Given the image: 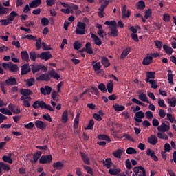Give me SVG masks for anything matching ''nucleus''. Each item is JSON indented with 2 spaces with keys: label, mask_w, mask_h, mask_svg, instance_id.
<instances>
[{
  "label": "nucleus",
  "mask_w": 176,
  "mask_h": 176,
  "mask_svg": "<svg viewBox=\"0 0 176 176\" xmlns=\"http://www.w3.org/2000/svg\"><path fill=\"white\" fill-rule=\"evenodd\" d=\"M124 152L123 148L118 149L115 152L113 153V155L117 159H120L122 157V153Z\"/></svg>",
  "instance_id": "a878e982"
},
{
  "label": "nucleus",
  "mask_w": 176,
  "mask_h": 176,
  "mask_svg": "<svg viewBox=\"0 0 176 176\" xmlns=\"http://www.w3.org/2000/svg\"><path fill=\"white\" fill-rule=\"evenodd\" d=\"M152 63H153V57L152 56H146L142 60L143 65H149Z\"/></svg>",
  "instance_id": "6ab92c4d"
},
{
  "label": "nucleus",
  "mask_w": 176,
  "mask_h": 176,
  "mask_svg": "<svg viewBox=\"0 0 176 176\" xmlns=\"http://www.w3.org/2000/svg\"><path fill=\"white\" fill-rule=\"evenodd\" d=\"M133 171L135 174L133 173L132 176H146V170L142 166L134 167Z\"/></svg>",
  "instance_id": "20e7f679"
},
{
  "label": "nucleus",
  "mask_w": 176,
  "mask_h": 176,
  "mask_svg": "<svg viewBox=\"0 0 176 176\" xmlns=\"http://www.w3.org/2000/svg\"><path fill=\"white\" fill-rule=\"evenodd\" d=\"M158 131H162V133H166L170 130V125H167L166 123L162 122L160 126H157Z\"/></svg>",
  "instance_id": "9d476101"
},
{
  "label": "nucleus",
  "mask_w": 176,
  "mask_h": 176,
  "mask_svg": "<svg viewBox=\"0 0 176 176\" xmlns=\"http://www.w3.org/2000/svg\"><path fill=\"white\" fill-rule=\"evenodd\" d=\"M123 138L127 140L128 141H131V142H134V139L129 135V133H124L122 135Z\"/></svg>",
  "instance_id": "e2e57ef3"
},
{
  "label": "nucleus",
  "mask_w": 176,
  "mask_h": 176,
  "mask_svg": "<svg viewBox=\"0 0 176 176\" xmlns=\"http://www.w3.org/2000/svg\"><path fill=\"white\" fill-rule=\"evenodd\" d=\"M148 142L151 144V145H156V144H157V138L153 135H151L148 139Z\"/></svg>",
  "instance_id": "cd10ccee"
},
{
  "label": "nucleus",
  "mask_w": 176,
  "mask_h": 176,
  "mask_svg": "<svg viewBox=\"0 0 176 176\" xmlns=\"http://www.w3.org/2000/svg\"><path fill=\"white\" fill-rule=\"evenodd\" d=\"M16 85H17V80L14 77H10L6 80V81H0V88L4 94H6L5 86H14Z\"/></svg>",
  "instance_id": "f03ea898"
},
{
  "label": "nucleus",
  "mask_w": 176,
  "mask_h": 176,
  "mask_svg": "<svg viewBox=\"0 0 176 176\" xmlns=\"http://www.w3.org/2000/svg\"><path fill=\"white\" fill-rule=\"evenodd\" d=\"M32 107L34 109H38V108H41V109H47L51 112H54V109L52 107L50 104H46L43 100L39 101L36 100L32 104Z\"/></svg>",
  "instance_id": "7ed1b4c3"
},
{
  "label": "nucleus",
  "mask_w": 176,
  "mask_h": 176,
  "mask_svg": "<svg viewBox=\"0 0 176 176\" xmlns=\"http://www.w3.org/2000/svg\"><path fill=\"white\" fill-rule=\"evenodd\" d=\"M19 93H20V94H21V96H23L25 97H28V96H32V91H31V89H28L21 88L19 90Z\"/></svg>",
  "instance_id": "ddd939ff"
},
{
  "label": "nucleus",
  "mask_w": 176,
  "mask_h": 176,
  "mask_svg": "<svg viewBox=\"0 0 176 176\" xmlns=\"http://www.w3.org/2000/svg\"><path fill=\"white\" fill-rule=\"evenodd\" d=\"M23 127H25V129H28V130H31L34 129V127H35V124H34V122H29L27 124H24Z\"/></svg>",
  "instance_id": "0e129e2a"
},
{
  "label": "nucleus",
  "mask_w": 176,
  "mask_h": 176,
  "mask_svg": "<svg viewBox=\"0 0 176 176\" xmlns=\"http://www.w3.org/2000/svg\"><path fill=\"white\" fill-rule=\"evenodd\" d=\"M126 153L127 155H137V150L133 147H129L126 149Z\"/></svg>",
  "instance_id": "37998d69"
},
{
  "label": "nucleus",
  "mask_w": 176,
  "mask_h": 176,
  "mask_svg": "<svg viewBox=\"0 0 176 176\" xmlns=\"http://www.w3.org/2000/svg\"><path fill=\"white\" fill-rule=\"evenodd\" d=\"M102 64L104 65V67H105V68H108V67L111 65L109 60L105 56L102 57Z\"/></svg>",
  "instance_id": "72a5a7b5"
},
{
  "label": "nucleus",
  "mask_w": 176,
  "mask_h": 176,
  "mask_svg": "<svg viewBox=\"0 0 176 176\" xmlns=\"http://www.w3.org/2000/svg\"><path fill=\"white\" fill-rule=\"evenodd\" d=\"M49 75L51 76V78H54V79H57L60 78V75L58 73L56 72L54 70H52L49 72Z\"/></svg>",
  "instance_id": "58836bf2"
},
{
  "label": "nucleus",
  "mask_w": 176,
  "mask_h": 176,
  "mask_svg": "<svg viewBox=\"0 0 176 176\" xmlns=\"http://www.w3.org/2000/svg\"><path fill=\"white\" fill-rule=\"evenodd\" d=\"M158 105L161 108H166V103L164 102V100L163 99H158Z\"/></svg>",
  "instance_id": "774afa93"
},
{
  "label": "nucleus",
  "mask_w": 176,
  "mask_h": 176,
  "mask_svg": "<svg viewBox=\"0 0 176 176\" xmlns=\"http://www.w3.org/2000/svg\"><path fill=\"white\" fill-rule=\"evenodd\" d=\"M138 9L139 10H144L145 9V2L144 1L140 0L137 3Z\"/></svg>",
  "instance_id": "4c0bfd02"
},
{
  "label": "nucleus",
  "mask_w": 176,
  "mask_h": 176,
  "mask_svg": "<svg viewBox=\"0 0 176 176\" xmlns=\"http://www.w3.org/2000/svg\"><path fill=\"white\" fill-rule=\"evenodd\" d=\"M98 88L102 93H107V86H105V84L104 82H101L98 86Z\"/></svg>",
  "instance_id": "49530a36"
},
{
  "label": "nucleus",
  "mask_w": 176,
  "mask_h": 176,
  "mask_svg": "<svg viewBox=\"0 0 176 176\" xmlns=\"http://www.w3.org/2000/svg\"><path fill=\"white\" fill-rule=\"evenodd\" d=\"M122 13L123 19H129V17H130V15L131 14V11H130V10H127V9L126 8V6H123L122 9Z\"/></svg>",
  "instance_id": "f8f14e48"
},
{
  "label": "nucleus",
  "mask_w": 176,
  "mask_h": 176,
  "mask_svg": "<svg viewBox=\"0 0 176 176\" xmlns=\"http://www.w3.org/2000/svg\"><path fill=\"white\" fill-rule=\"evenodd\" d=\"M8 157L5 155L2 157L3 162H5L6 163H9V164H13V160H12V153H9L8 154Z\"/></svg>",
  "instance_id": "c85d7f7f"
},
{
  "label": "nucleus",
  "mask_w": 176,
  "mask_h": 176,
  "mask_svg": "<svg viewBox=\"0 0 176 176\" xmlns=\"http://www.w3.org/2000/svg\"><path fill=\"white\" fill-rule=\"evenodd\" d=\"M105 25H111L112 27L118 26V23H116V21H107L104 22Z\"/></svg>",
  "instance_id": "052dcab7"
},
{
  "label": "nucleus",
  "mask_w": 176,
  "mask_h": 176,
  "mask_svg": "<svg viewBox=\"0 0 176 176\" xmlns=\"http://www.w3.org/2000/svg\"><path fill=\"white\" fill-rule=\"evenodd\" d=\"M21 75H27V74L31 72V67L28 63H25L21 67Z\"/></svg>",
  "instance_id": "0eeeda50"
},
{
  "label": "nucleus",
  "mask_w": 176,
  "mask_h": 176,
  "mask_svg": "<svg viewBox=\"0 0 176 176\" xmlns=\"http://www.w3.org/2000/svg\"><path fill=\"white\" fill-rule=\"evenodd\" d=\"M148 83L151 85V89H154L155 90L157 89L158 86L157 84H156V80L151 79L150 81H148Z\"/></svg>",
  "instance_id": "13d9d810"
},
{
  "label": "nucleus",
  "mask_w": 176,
  "mask_h": 176,
  "mask_svg": "<svg viewBox=\"0 0 176 176\" xmlns=\"http://www.w3.org/2000/svg\"><path fill=\"white\" fill-rule=\"evenodd\" d=\"M109 28L111 30L110 36L116 38V36L119 35V32H118V26L109 27Z\"/></svg>",
  "instance_id": "a211bd4d"
},
{
  "label": "nucleus",
  "mask_w": 176,
  "mask_h": 176,
  "mask_svg": "<svg viewBox=\"0 0 176 176\" xmlns=\"http://www.w3.org/2000/svg\"><path fill=\"white\" fill-rule=\"evenodd\" d=\"M30 58L32 61H35L36 60V53L35 51H31L30 53Z\"/></svg>",
  "instance_id": "4d7b16f0"
},
{
  "label": "nucleus",
  "mask_w": 176,
  "mask_h": 176,
  "mask_svg": "<svg viewBox=\"0 0 176 176\" xmlns=\"http://www.w3.org/2000/svg\"><path fill=\"white\" fill-rule=\"evenodd\" d=\"M0 167L2 170H4V171H9L10 170V167L3 162H0Z\"/></svg>",
  "instance_id": "8fccbe9b"
},
{
  "label": "nucleus",
  "mask_w": 176,
  "mask_h": 176,
  "mask_svg": "<svg viewBox=\"0 0 176 176\" xmlns=\"http://www.w3.org/2000/svg\"><path fill=\"white\" fill-rule=\"evenodd\" d=\"M98 138L100 140H104V141H107V142H111V138H109L107 135L100 134L98 135Z\"/></svg>",
  "instance_id": "ea45409f"
},
{
  "label": "nucleus",
  "mask_w": 176,
  "mask_h": 176,
  "mask_svg": "<svg viewBox=\"0 0 176 176\" xmlns=\"http://www.w3.org/2000/svg\"><path fill=\"white\" fill-rule=\"evenodd\" d=\"M41 24L43 27H46L49 25V19L46 17H43L41 19Z\"/></svg>",
  "instance_id": "5fc2aeb1"
},
{
  "label": "nucleus",
  "mask_w": 176,
  "mask_h": 176,
  "mask_svg": "<svg viewBox=\"0 0 176 176\" xmlns=\"http://www.w3.org/2000/svg\"><path fill=\"white\" fill-rule=\"evenodd\" d=\"M85 52H87L88 54H93V53H94V52H93V48L91 47V43H90V42H87L85 44Z\"/></svg>",
  "instance_id": "bb28decb"
},
{
  "label": "nucleus",
  "mask_w": 176,
  "mask_h": 176,
  "mask_svg": "<svg viewBox=\"0 0 176 176\" xmlns=\"http://www.w3.org/2000/svg\"><path fill=\"white\" fill-rule=\"evenodd\" d=\"M138 98L143 102H146V104H151L149 100H148V96H146V94L141 93L140 95H138Z\"/></svg>",
  "instance_id": "412c9836"
},
{
  "label": "nucleus",
  "mask_w": 176,
  "mask_h": 176,
  "mask_svg": "<svg viewBox=\"0 0 176 176\" xmlns=\"http://www.w3.org/2000/svg\"><path fill=\"white\" fill-rule=\"evenodd\" d=\"M119 173H120V168H110L109 170V174L111 175H118Z\"/></svg>",
  "instance_id": "f704fd0d"
},
{
  "label": "nucleus",
  "mask_w": 176,
  "mask_h": 176,
  "mask_svg": "<svg viewBox=\"0 0 176 176\" xmlns=\"http://www.w3.org/2000/svg\"><path fill=\"white\" fill-rule=\"evenodd\" d=\"M155 72H146V77L145 78V82L148 83V82H151V79H155L156 78Z\"/></svg>",
  "instance_id": "9b49d317"
},
{
  "label": "nucleus",
  "mask_w": 176,
  "mask_h": 176,
  "mask_svg": "<svg viewBox=\"0 0 176 176\" xmlns=\"http://www.w3.org/2000/svg\"><path fill=\"white\" fill-rule=\"evenodd\" d=\"M52 160H53L52 155H42L39 160V163L41 164H47L49 163H52Z\"/></svg>",
  "instance_id": "39448f33"
},
{
  "label": "nucleus",
  "mask_w": 176,
  "mask_h": 176,
  "mask_svg": "<svg viewBox=\"0 0 176 176\" xmlns=\"http://www.w3.org/2000/svg\"><path fill=\"white\" fill-rule=\"evenodd\" d=\"M163 49L166 54H168L169 56H171V54H173V48H171V47H169L168 45L164 44L163 45Z\"/></svg>",
  "instance_id": "2f4dec72"
},
{
  "label": "nucleus",
  "mask_w": 176,
  "mask_h": 176,
  "mask_svg": "<svg viewBox=\"0 0 176 176\" xmlns=\"http://www.w3.org/2000/svg\"><path fill=\"white\" fill-rule=\"evenodd\" d=\"M42 156V152L41 151H37L33 155V164H36L38 160H39V158Z\"/></svg>",
  "instance_id": "4be33fe9"
},
{
  "label": "nucleus",
  "mask_w": 176,
  "mask_h": 176,
  "mask_svg": "<svg viewBox=\"0 0 176 176\" xmlns=\"http://www.w3.org/2000/svg\"><path fill=\"white\" fill-rule=\"evenodd\" d=\"M91 38L94 39L95 45H98V46H101V45H102V41H101V38H100L98 36L91 34Z\"/></svg>",
  "instance_id": "f3484780"
},
{
  "label": "nucleus",
  "mask_w": 176,
  "mask_h": 176,
  "mask_svg": "<svg viewBox=\"0 0 176 176\" xmlns=\"http://www.w3.org/2000/svg\"><path fill=\"white\" fill-rule=\"evenodd\" d=\"M52 57H53V55H52L49 51L41 52V60L47 61V60H50Z\"/></svg>",
  "instance_id": "4468645a"
},
{
  "label": "nucleus",
  "mask_w": 176,
  "mask_h": 176,
  "mask_svg": "<svg viewBox=\"0 0 176 176\" xmlns=\"http://www.w3.org/2000/svg\"><path fill=\"white\" fill-rule=\"evenodd\" d=\"M8 109H10V111H12V112H13L14 115H19L21 112L19 106L13 104L12 103L8 105Z\"/></svg>",
  "instance_id": "6e6552de"
},
{
  "label": "nucleus",
  "mask_w": 176,
  "mask_h": 176,
  "mask_svg": "<svg viewBox=\"0 0 176 176\" xmlns=\"http://www.w3.org/2000/svg\"><path fill=\"white\" fill-rule=\"evenodd\" d=\"M34 124L36 127L40 129V130H45V129H46V124L43 121L36 120Z\"/></svg>",
  "instance_id": "2eb2a0df"
},
{
  "label": "nucleus",
  "mask_w": 176,
  "mask_h": 176,
  "mask_svg": "<svg viewBox=\"0 0 176 176\" xmlns=\"http://www.w3.org/2000/svg\"><path fill=\"white\" fill-rule=\"evenodd\" d=\"M9 12V9L7 8L2 7L0 5V14H6Z\"/></svg>",
  "instance_id": "69168bd1"
},
{
  "label": "nucleus",
  "mask_w": 176,
  "mask_h": 176,
  "mask_svg": "<svg viewBox=\"0 0 176 176\" xmlns=\"http://www.w3.org/2000/svg\"><path fill=\"white\" fill-rule=\"evenodd\" d=\"M36 80L38 82L43 80L45 82H49V80H50V75H49L47 73L43 74L36 78Z\"/></svg>",
  "instance_id": "1a4fd4ad"
},
{
  "label": "nucleus",
  "mask_w": 176,
  "mask_h": 176,
  "mask_svg": "<svg viewBox=\"0 0 176 176\" xmlns=\"http://www.w3.org/2000/svg\"><path fill=\"white\" fill-rule=\"evenodd\" d=\"M131 52V48L127 47L126 49L124 50L121 54L120 58H126L127 57V55Z\"/></svg>",
  "instance_id": "7c9ffc66"
},
{
  "label": "nucleus",
  "mask_w": 176,
  "mask_h": 176,
  "mask_svg": "<svg viewBox=\"0 0 176 176\" xmlns=\"http://www.w3.org/2000/svg\"><path fill=\"white\" fill-rule=\"evenodd\" d=\"M41 94L43 96H50L52 93V87L49 85H45V87H41L40 89Z\"/></svg>",
  "instance_id": "423d86ee"
},
{
  "label": "nucleus",
  "mask_w": 176,
  "mask_h": 176,
  "mask_svg": "<svg viewBox=\"0 0 176 176\" xmlns=\"http://www.w3.org/2000/svg\"><path fill=\"white\" fill-rule=\"evenodd\" d=\"M80 156H81L85 164L90 165V160L89 159V155H87V154L83 153L82 152H80Z\"/></svg>",
  "instance_id": "5701e85b"
},
{
  "label": "nucleus",
  "mask_w": 176,
  "mask_h": 176,
  "mask_svg": "<svg viewBox=\"0 0 176 176\" xmlns=\"http://www.w3.org/2000/svg\"><path fill=\"white\" fill-rule=\"evenodd\" d=\"M52 167L54 168H56V170H63V167H64V163L60 161H58L52 164Z\"/></svg>",
  "instance_id": "393cba45"
},
{
  "label": "nucleus",
  "mask_w": 176,
  "mask_h": 176,
  "mask_svg": "<svg viewBox=\"0 0 176 176\" xmlns=\"http://www.w3.org/2000/svg\"><path fill=\"white\" fill-rule=\"evenodd\" d=\"M17 16H19V14L15 11H12L8 16V20H10V22L12 23L14 20V19L17 17Z\"/></svg>",
  "instance_id": "e433bc0d"
},
{
  "label": "nucleus",
  "mask_w": 176,
  "mask_h": 176,
  "mask_svg": "<svg viewBox=\"0 0 176 176\" xmlns=\"http://www.w3.org/2000/svg\"><path fill=\"white\" fill-rule=\"evenodd\" d=\"M166 118L168 119L170 123H176L175 118L173 116V114L167 113Z\"/></svg>",
  "instance_id": "864d4df0"
},
{
  "label": "nucleus",
  "mask_w": 176,
  "mask_h": 176,
  "mask_svg": "<svg viewBox=\"0 0 176 176\" xmlns=\"http://www.w3.org/2000/svg\"><path fill=\"white\" fill-rule=\"evenodd\" d=\"M34 85H35V78H31L26 80V86L31 87V86H34Z\"/></svg>",
  "instance_id": "09e8293b"
},
{
  "label": "nucleus",
  "mask_w": 176,
  "mask_h": 176,
  "mask_svg": "<svg viewBox=\"0 0 176 176\" xmlns=\"http://www.w3.org/2000/svg\"><path fill=\"white\" fill-rule=\"evenodd\" d=\"M82 21L83 23L78 22L77 23V28H76V35H85V34H86V24H89L90 21L87 17H84Z\"/></svg>",
  "instance_id": "f257e3e1"
},
{
  "label": "nucleus",
  "mask_w": 176,
  "mask_h": 176,
  "mask_svg": "<svg viewBox=\"0 0 176 176\" xmlns=\"http://www.w3.org/2000/svg\"><path fill=\"white\" fill-rule=\"evenodd\" d=\"M168 104H169L170 107H172V108H175L176 106V98L174 97H172L171 98H167Z\"/></svg>",
  "instance_id": "c756f323"
},
{
  "label": "nucleus",
  "mask_w": 176,
  "mask_h": 176,
  "mask_svg": "<svg viewBox=\"0 0 176 176\" xmlns=\"http://www.w3.org/2000/svg\"><path fill=\"white\" fill-rule=\"evenodd\" d=\"M135 118H138V119H144V118H145V113H144V112L142 111H138L135 113Z\"/></svg>",
  "instance_id": "3c124183"
},
{
  "label": "nucleus",
  "mask_w": 176,
  "mask_h": 176,
  "mask_svg": "<svg viewBox=\"0 0 176 176\" xmlns=\"http://www.w3.org/2000/svg\"><path fill=\"white\" fill-rule=\"evenodd\" d=\"M163 20L164 21H165L166 23H169V21H171V16H170L169 14L165 13L163 15Z\"/></svg>",
  "instance_id": "6e6d98bb"
},
{
  "label": "nucleus",
  "mask_w": 176,
  "mask_h": 176,
  "mask_svg": "<svg viewBox=\"0 0 176 176\" xmlns=\"http://www.w3.org/2000/svg\"><path fill=\"white\" fill-rule=\"evenodd\" d=\"M149 17H152V10L148 9L145 11L144 18L149 19Z\"/></svg>",
  "instance_id": "338daca9"
},
{
  "label": "nucleus",
  "mask_w": 176,
  "mask_h": 176,
  "mask_svg": "<svg viewBox=\"0 0 176 176\" xmlns=\"http://www.w3.org/2000/svg\"><path fill=\"white\" fill-rule=\"evenodd\" d=\"M93 68L96 72H97V71H100L101 69V63L100 62H97L93 65Z\"/></svg>",
  "instance_id": "bf43d9fd"
},
{
  "label": "nucleus",
  "mask_w": 176,
  "mask_h": 176,
  "mask_svg": "<svg viewBox=\"0 0 176 176\" xmlns=\"http://www.w3.org/2000/svg\"><path fill=\"white\" fill-rule=\"evenodd\" d=\"M113 108L116 111V112H119L120 111H124L126 109V107L122 105H119L118 104H116L113 106Z\"/></svg>",
  "instance_id": "c9c22d12"
},
{
  "label": "nucleus",
  "mask_w": 176,
  "mask_h": 176,
  "mask_svg": "<svg viewBox=\"0 0 176 176\" xmlns=\"http://www.w3.org/2000/svg\"><path fill=\"white\" fill-rule=\"evenodd\" d=\"M104 1V3L101 4L100 8H98V10L100 12H104V10H105V8H107V6H108V5H109V3L111 2V1L109 0H102Z\"/></svg>",
  "instance_id": "473e14b6"
},
{
  "label": "nucleus",
  "mask_w": 176,
  "mask_h": 176,
  "mask_svg": "<svg viewBox=\"0 0 176 176\" xmlns=\"http://www.w3.org/2000/svg\"><path fill=\"white\" fill-rule=\"evenodd\" d=\"M27 38L29 41H36V37L34 36L32 34H28L22 36V39H25Z\"/></svg>",
  "instance_id": "603ef678"
},
{
  "label": "nucleus",
  "mask_w": 176,
  "mask_h": 176,
  "mask_svg": "<svg viewBox=\"0 0 176 176\" xmlns=\"http://www.w3.org/2000/svg\"><path fill=\"white\" fill-rule=\"evenodd\" d=\"M30 69H32L33 74H35L36 72L41 71L40 65H31Z\"/></svg>",
  "instance_id": "79ce46f5"
},
{
  "label": "nucleus",
  "mask_w": 176,
  "mask_h": 176,
  "mask_svg": "<svg viewBox=\"0 0 176 176\" xmlns=\"http://www.w3.org/2000/svg\"><path fill=\"white\" fill-rule=\"evenodd\" d=\"M73 46L76 50H79V49L82 47V43H80V41H75L73 44Z\"/></svg>",
  "instance_id": "680f3d73"
},
{
  "label": "nucleus",
  "mask_w": 176,
  "mask_h": 176,
  "mask_svg": "<svg viewBox=\"0 0 176 176\" xmlns=\"http://www.w3.org/2000/svg\"><path fill=\"white\" fill-rule=\"evenodd\" d=\"M94 127V120H90L88 125L85 127V130H93Z\"/></svg>",
  "instance_id": "a19ab883"
},
{
  "label": "nucleus",
  "mask_w": 176,
  "mask_h": 176,
  "mask_svg": "<svg viewBox=\"0 0 176 176\" xmlns=\"http://www.w3.org/2000/svg\"><path fill=\"white\" fill-rule=\"evenodd\" d=\"M107 89L108 93H110V94H112V93H113V82L107 83Z\"/></svg>",
  "instance_id": "de8ad7c7"
},
{
  "label": "nucleus",
  "mask_w": 176,
  "mask_h": 176,
  "mask_svg": "<svg viewBox=\"0 0 176 176\" xmlns=\"http://www.w3.org/2000/svg\"><path fill=\"white\" fill-rule=\"evenodd\" d=\"M62 120L63 123L68 122V111L65 110L62 114Z\"/></svg>",
  "instance_id": "a18cd8bd"
},
{
  "label": "nucleus",
  "mask_w": 176,
  "mask_h": 176,
  "mask_svg": "<svg viewBox=\"0 0 176 176\" xmlns=\"http://www.w3.org/2000/svg\"><path fill=\"white\" fill-rule=\"evenodd\" d=\"M19 71V66L16 64H13L11 63V65L10 66V72H17Z\"/></svg>",
  "instance_id": "c03bdc74"
},
{
  "label": "nucleus",
  "mask_w": 176,
  "mask_h": 176,
  "mask_svg": "<svg viewBox=\"0 0 176 176\" xmlns=\"http://www.w3.org/2000/svg\"><path fill=\"white\" fill-rule=\"evenodd\" d=\"M21 56L22 60H24V61H26V63H28V61H30V55L28 54V52L25 50L21 51Z\"/></svg>",
  "instance_id": "aec40b11"
},
{
  "label": "nucleus",
  "mask_w": 176,
  "mask_h": 176,
  "mask_svg": "<svg viewBox=\"0 0 176 176\" xmlns=\"http://www.w3.org/2000/svg\"><path fill=\"white\" fill-rule=\"evenodd\" d=\"M103 166H105L107 168H111L112 167V160L111 158H107L102 160Z\"/></svg>",
  "instance_id": "b1692460"
},
{
  "label": "nucleus",
  "mask_w": 176,
  "mask_h": 176,
  "mask_svg": "<svg viewBox=\"0 0 176 176\" xmlns=\"http://www.w3.org/2000/svg\"><path fill=\"white\" fill-rule=\"evenodd\" d=\"M42 4V0H33L30 4V8H32V9H35L38 8V6H41Z\"/></svg>",
  "instance_id": "dca6fc26"
}]
</instances>
